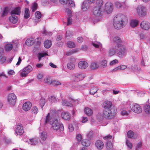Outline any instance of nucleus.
I'll use <instances>...</instances> for the list:
<instances>
[{
    "label": "nucleus",
    "mask_w": 150,
    "mask_h": 150,
    "mask_svg": "<svg viewBox=\"0 0 150 150\" xmlns=\"http://www.w3.org/2000/svg\"><path fill=\"white\" fill-rule=\"evenodd\" d=\"M126 50L125 46L122 44H116L109 48L108 54L111 57L117 55L120 58L123 57L125 55Z\"/></svg>",
    "instance_id": "1"
},
{
    "label": "nucleus",
    "mask_w": 150,
    "mask_h": 150,
    "mask_svg": "<svg viewBox=\"0 0 150 150\" xmlns=\"http://www.w3.org/2000/svg\"><path fill=\"white\" fill-rule=\"evenodd\" d=\"M128 20L127 16L122 14H119L114 18L113 25L115 29H120L124 27L127 24Z\"/></svg>",
    "instance_id": "2"
},
{
    "label": "nucleus",
    "mask_w": 150,
    "mask_h": 150,
    "mask_svg": "<svg viewBox=\"0 0 150 150\" xmlns=\"http://www.w3.org/2000/svg\"><path fill=\"white\" fill-rule=\"evenodd\" d=\"M50 114L48 113L46 116L45 123L50 124L52 125V127L54 130H59L60 132L63 131L64 130L63 124L59 122L58 120L55 118L50 119Z\"/></svg>",
    "instance_id": "3"
},
{
    "label": "nucleus",
    "mask_w": 150,
    "mask_h": 150,
    "mask_svg": "<svg viewBox=\"0 0 150 150\" xmlns=\"http://www.w3.org/2000/svg\"><path fill=\"white\" fill-rule=\"evenodd\" d=\"M136 12L138 16L141 18L145 17L147 15L146 7L142 5H138L136 8Z\"/></svg>",
    "instance_id": "4"
},
{
    "label": "nucleus",
    "mask_w": 150,
    "mask_h": 150,
    "mask_svg": "<svg viewBox=\"0 0 150 150\" xmlns=\"http://www.w3.org/2000/svg\"><path fill=\"white\" fill-rule=\"evenodd\" d=\"M17 97L13 93L9 94L7 98V100L11 106H14L16 103Z\"/></svg>",
    "instance_id": "5"
},
{
    "label": "nucleus",
    "mask_w": 150,
    "mask_h": 150,
    "mask_svg": "<svg viewBox=\"0 0 150 150\" xmlns=\"http://www.w3.org/2000/svg\"><path fill=\"white\" fill-rule=\"evenodd\" d=\"M112 110V109L104 110L103 114L105 117L108 119H111L113 118L115 114V112Z\"/></svg>",
    "instance_id": "6"
},
{
    "label": "nucleus",
    "mask_w": 150,
    "mask_h": 150,
    "mask_svg": "<svg viewBox=\"0 0 150 150\" xmlns=\"http://www.w3.org/2000/svg\"><path fill=\"white\" fill-rule=\"evenodd\" d=\"M130 107L131 110L136 113H140L142 111L141 107L139 104L137 103H133L131 104Z\"/></svg>",
    "instance_id": "7"
},
{
    "label": "nucleus",
    "mask_w": 150,
    "mask_h": 150,
    "mask_svg": "<svg viewBox=\"0 0 150 150\" xmlns=\"http://www.w3.org/2000/svg\"><path fill=\"white\" fill-rule=\"evenodd\" d=\"M33 68L30 65H28L24 68L21 73V76L22 77L26 76L27 75L31 72Z\"/></svg>",
    "instance_id": "8"
},
{
    "label": "nucleus",
    "mask_w": 150,
    "mask_h": 150,
    "mask_svg": "<svg viewBox=\"0 0 150 150\" xmlns=\"http://www.w3.org/2000/svg\"><path fill=\"white\" fill-rule=\"evenodd\" d=\"M86 76L85 74L79 73L74 75L73 76L74 81H79L83 79Z\"/></svg>",
    "instance_id": "9"
},
{
    "label": "nucleus",
    "mask_w": 150,
    "mask_h": 150,
    "mask_svg": "<svg viewBox=\"0 0 150 150\" xmlns=\"http://www.w3.org/2000/svg\"><path fill=\"white\" fill-rule=\"evenodd\" d=\"M67 66L69 69L70 70L74 69L75 67V60L74 59H71L67 64Z\"/></svg>",
    "instance_id": "10"
},
{
    "label": "nucleus",
    "mask_w": 150,
    "mask_h": 150,
    "mask_svg": "<svg viewBox=\"0 0 150 150\" xmlns=\"http://www.w3.org/2000/svg\"><path fill=\"white\" fill-rule=\"evenodd\" d=\"M112 4L110 2H107L106 3L105 6V10L108 14L111 13L113 10Z\"/></svg>",
    "instance_id": "11"
},
{
    "label": "nucleus",
    "mask_w": 150,
    "mask_h": 150,
    "mask_svg": "<svg viewBox=\"0 0 150 150\" xmlns=\"http://www.w3.org/2000/svg\"><path fill=\"white\" fill-rule=\"evenodd\" d=\"M140 26L142 29L147 30L150 28V23L146 21H144L141 22Z\"/></svg>",
    "instance_id": "12"
},
{
    "label": "nucleus",
    "mask_w": 150,
    "mask_h": 150,
    "mask_svg": "<svg viewBox=\"0 0 150 150\" xmlns=\"http://www.w3.org/2000/svg\"><path fill=\"white\" fill-rule=\"evenodd\" d=\"M16 133L18 135H21L23 133V128L21 124H18L16 127Z\"/></svg>",
    "instance_id": "13"
},
{
    "label": "nucleus",
    "mask_w": 150,
    "mask_h": 150,
    "mask_svg": "<svg viewBox=\"0 0 150 150\" xmlns=\"http://www.w3.org/2000/svg\"><path fill=\"white\" fill-rule=\"evenodd\" d=\"M102 106L104 110H108L112 109V103L109 101H105L103 103Z\"/></svg>",
    "instance_id": "14"
},
{
    "label": "nucleus",
    "mask_w": 150,
    "mask_h": 150,
    "mask_svg": "<svg viewBox=\"0 0 150 150\" xmlns=\"http://www.w3.org/2000/svg\"><path fill=\"white\" fill-rule=\"evenodd\" d=\"M101 8L98 7H95L94 8L93 10V15L96 16H100L102 15Z\"/></svg>",
    "instance_id": "15"
},
{
    "label": "nucleus",
    "mask_w": 150,
    "mask_h": 150,
    "mask_svg": "<svg viewBox=\"0 0 150 150\" xmlns=\"http://www.w3.org/2000/svg\"><path fill=\"white\" fill-rule=\"evenodd\" d=\"M78 66L79 69H84L88 67V64L86 61H80L78 63Z\"/></svg>",
    "instance_id": "16"
},
{
    "label": "nucleus",
    "mask_w": 150,
    "mask_h": 150,
    "mask_svg": "<svg viewBox=\"0 0 150 150\" xmlns=\"http://www.w3.org/2000/svg\"><path fill=\"white\" fill-rule=\"evenodd\" d=\"M32 106V103L30 102H26L23 104V108L24 110L27 111L30 109Z\"/></svg>",
    "instance_id": "17"
},
{
    "label": "nucleus",
    "mask_w": 150,
    "mask_h": 150,
    "mask_svg": "<svg viewBox=\"0 0 150 150\" xmlns=\"http://www.w3.org/2000/svg\"><path fill=\"white\" fill-rule=\"evenodd\" d=\"M95 145L98 150H100L103 148L104 144L103 142L101 140H98L96 141Z\"/></svg>",
    "instance_id": "18"
},
{
    "label": "nucleus",
    "mask_w": 150,
    "mask_h": 150,
    "mask_svg": "<svg viewBox=\"0 0 150 150\" xmlns=\"http://www.w3.org/2000/svg\"><path fill=\"white\" fill-rule=\"evenodd\" d=\"M40 142L42 143L47 137V133L44 131H40Z\"/></svg>",
    "instance_id": "19"
},
{
    "label": "nucleus",
    "mask_w": 150,
    "mask_h": 150,
    "mask_svg": "<svg viewBox=\"0 0 150 150\" xmlns=\"http://www.w3.org/2000/svg\"><path fill=\"white\" fill-rule=\"evenodd\" d=\"M111 39L113 42L117 43V44H121L122 42V40L119 37H115Z\"/></svg>",
    "instance_id": "20"
},
{
    "label": "nucleus",
    "mask_w": 150,
    "mask_h": 150,
    "mask_svg": "<svg viewBox=\"0 0 150 150\" xmlns=\"http://www.w3.org/2000/svg\"><path fill=\"white\" fill-rule=\"evenodd\" d=\"M21 12V8L19 7L15 8L13 10L11 11V15H18L20 14Z\"/></svg>",
    "instance_id": "21"
},
{
    "label": "nucleus",
    "mask_w": 150,
    "mask_h": 150,
    "mask_svg": "<svg viewBox=\"0 0 150 150\" xmlns=\"http://www.w3.org/2000/svg\"><path fill=\"white\" fill-rule=\"evenodd\" d=\"M90 68L92 69H96L99 67L98 63L96 61L92 62L90 65Z\"/></svg>",
    "instance_id": "22"
},
{
    "label": "nucleus",
    "mask_w": 150,
    "mask_h": 150,
    "mask_svg": "<svg viewBox=\"0 0 150 150\" xmlns=\"http://www.w3.org/2000/svg\"><path fill=\"white\" fill-rule=\"evenodd\" d=\"M10 21L13 24H15L17 23L18 20V18L17 16L13 14L11 15V17L9 18Z\"/></svg>",
    "instance_id": "23"
},
{
    "label": "nucleus",
    "mask_w": 150,
    "mask_h": 150,
    "mask_svg": "<svg viewBox=\"0 0 150 150\" xmlns=\"http://www.w3.org/2000/svg\"><path fill=\"white\" fill-rule=\"evenodd\" d=\"M62 118L65 120H69L70 118L69 114L66 112H62Z\"/></svg>",
    "instance_id": "24"
},
{
    "label": "nucleus",
    "mask_w": 150,
    "mask_h": 150,
    "mask_svg": "<svg viewBox=\"0 0 150 150\" xmlns=\"http://www.w3.org/2000/svg\"><path fill=\"white\" fill-rule=\"evenodd\" d=\"M139 23V21L137 20H132L130 22V25L132 28L136 27Z\"/></svg>",
    "instance_id": "25"
},
{
    "label": "nucleus",
    "mask_w": 150,
    "mask_h": 150,
    "mask_svg": "<svg viewBox=\"0 0 150 150\" xmlns=\"http://www.w3.org/2000/svg\"><path fill=\"white\" fill-rule=\"evenodd\" d=\"M104 117L105 116L103 113H99L96 115V118L99 121L103 120Z\"/></svg>",
    "instance_id": "26"
},
{
    "label": "nucleus",
    "mask_w": 150,
    "mask_h": 150,
    "mask_svg": "<svg viewBox=\"0 0 150 150\" xmlns=\"http://www.w3.org/2000/svg\"><path fill=\"white\" fill-rule=\"evenodd\" d=\"M34 43L33 39L32 38H30L28 39L25 42L27 45L30 46L33 45Z\"/></svg>",
    "instance_id": "27"
},
{
    "label": "nucleus",
    "mask_w": 150,
    "mask_h": 150,
    "mask_svg": "<svg viewBox=\"0 0 150 150\" xmlns=\"http://www.w3.org/2000/svg\"><path fill=\"white\" fill-rule=\"evenodd\" d=\"M85 113L88 115L90 116L93 114L92 110L88 108H86L84 110Z\"/></svg>",
    "instance_id": "28"
},
{
    "label": "nucleus",
    "mask_w": 150,
    "mask_h": 150,
    "mask_svg": "<svg viewBox=\"0 0 150 150\" xmlns=\"http://www.w3.org/2000/svg\"><path fill=\"white\" fill-rule=\"evenodd\" d=\"M82 144L84 146H88L90 144V141L86 139H84L82 140L81 142Z\"/></svg>",
    "instance_id": "29"
},
{
    "label": "nucleus",
    "mask_w": 150,
    "mask_h": 150,
    "mask_svg": "<svg viewBox=\"0 0 150 150\" xmlns=\"http://www.w3.org/2000/svg\"><path fill=\"white\" fill-rule=\"evenodd\" d=\"M52 45L51 42L50 40H47L44 42V46L46 48H49Z\"/></svg>",
    "instance_id": "30"
},
{
    "label": "nucleus",
    "mask_w": 150,
    "mask_h": 150,
    "mask_svg": "<svg viewBox=\"0 0 150 150\" xmlns=\"http://www.w3.org/2000/svg\"><path fill=\"white\" fill-rule=\"evenodd\" d=\"M13 48V45L11 43H8L5 45V50L6 51H9L11 50Z\"/></svg>",
    "instance_id": "31"
},
{
    "label": "nucleus",
    "mask_w": 150,
    "mask_h": 150,
    "mask_svg": "<svg viewBox=\"0 0 150 150\" xmlns=\"http://www.w3.org/2000/svg\"><path fill=\"white\" fill-rule=\"evenodd\" d=\"M30 16L29 10L27 8L25 9L24 18L25 19L28 18Z\"/></svg>",
    "instance_id": "32"
},
{
    "label": "nucleus",
    "mask_w": 150,
    "mask_h": 150,
    "mask_svg": "<svg viewBox=\"0 0 150 150\" xmlns=\"http://www.w3.org/2000/svg\"><path fill=\"white\" fill-rule=\"evenodd\" d=\"M96 5L95 7H98L101 8L103 4V1L102 0H97L96 2Z\"/></svg>",
    "instance_id": "33"
},
{
    "label": "nucleus",
    "mask_w": 150,
    "mask_h": 150,
    "mask_svg": "<svg viewBox=\"0 0 150 150\" xmlns=\"http://www.w3.org/2000/svg\"><path fill=\"white\" fill-rule=\"evenodd\" d=\"M31 112L33 114H37L38 112V107L36 106H33L31 109Z\"/></svg>",
    "instance_id": "34"
},
{
    "label": "nucleus",
    "mask_w": 150,
    "mask_h": 150,
    "mask_svg": "<svg viewBox=\"0 0 150 150\" xmlns=\"http://www.w3.org/2000/svg\"><path fill=\"white\" fill-rule=\"evenodd\" d=\"M144 110L146 113L150 114V106L148 105L144 106Z\"/></svg>",
    "instance_id": "35"
},
{
    "label": "nucleus",
    "mask_w": 150,
    "mask_h": 150,
    "mask_svg": "<svg viewBox=\"0 0 150 150\" xmlns=\"http://www.w3.org/2000/svg\"><path fill=\"white\" fill-rule=\"evenodd\" d=\"M98 89L96 87H93L91 88L90 91V94L93 95L97 91Z\"/></svg>",
    "instance_id": "36"
},
{
    "label": "nucleus",
    "mask_w": 150,
    "mask_h": 150,
    "mask_svg": "<svg viewBox=\"0 0 150 150\" xmlns=\"http://www.w3.org/2000/svg\"><path fill=\"white\" fill-rule=\"evenodd\" d=\"M100 63L102 67L103 68H105L107 67V61L106 60L103 59L102 60Z\"/></svg>",
    "instance_id": "37"
},
{
    "label": "nucleus",
    "mask_w": 150,
    "mask_h": 150,
    "mask_svg": "<svg viewBox=\"0 0 150 150\" xmlns=\"http://www.w3.org/2000/svg\"><path fill=\"white\" fill-rule=\"evenodd\" d=\"M45 103V99L44 98H42L40 100V104L42 109Z\"/></svg>",
    "instance_id": "38"
},
{
    "label": "nucleus",
    "mask_w": 150,
    "mask_h": 150,
    "mask_svg": "<svg viewBox=\"0 0 150 150\" xmlns=\"http://www.w3.org/2000/svg\"><path fill=\"white\" fill-rule=\"evenodd\" d=\"M37 143L36 140L35 139H30L28 143L31 145H35Z\"/></svg>",
    "instance_id": "39"
},
{
    "label": "nucleus",
    "mask_w": 150,
    "mask_h": 150,
    "mask_svg": "<svg viewBox=\"0 0 150 150\" xmlns=\"http://www.w3.org/2000/svg\"><path fill=\"white\" fill-rule=\"evenodd\" d=\"M68 47L70 48H72L75 47V45L74 43L71 41H68L67 43Z\"/></svg>",
    "instance_id": "40"
},
{
    "label": "nucleus",
    "mask_w": 150,
    "mask_h": 150,
    "mask_svg": "<svg viewBox=\"0 0 150 150\" xmlns=\"http://www.w3.org/2000/svg\"><path fill=\"white\" fill-rule=\"evenodd\" d=\"M61 83L60 81L57 80H53L52 81L51 83V84L54 86L61 85Z\"/></svg>",
    "instance_id": "41"
},
{
    "label": "nucleus",
    "mask_w": 150,
    "mask_h": 150,
    "mask_svg": "<svg viewBox=\"0 0 150 150\" xmlns=\"http://www.w3.org/2000/svg\"><path fill=\"white\" fill-rule=\"evenodd\" d=\"M106 147L108 150L112 149L113 147L112 143L110 142H108L106 144Z\"/></svg>",
    "instance_id": "42"
},
{
    "label": "nucleus",
    "mask_w": 150,
    "mask_h": 150,
    "mask_svg": "<svg viewBox=\"0 0 150 150\" xmlns=\"http://www.w3.org/2000/svg\"><path fill=\"white\" fill-rule=\"evenodd\" d=\"M47 53H38V60L39 61L41 60L42 57H43L47 55Z\"/></svg>",
    "instance_id": "43"
},
{
    "label": "nucleus",
    "mask_w": 150,
    "mask_h": 150,
    "mask_svg": "<svg viewBox=\"0 0 150 150\" xmlns=\"http://www.w3.org/2000/svg\"><path fill=\"white\" fill-rule=\"evenodd\" d=\"M134 134V133L132 131L129 130L127 132V137L129 138H131L133 137Z\"/></svg>",
    "instance_id": "44"
},
{
    "label": "nucleus",
    "mask_w": 150,
    "mask_h": 150,
    "mask_svg": "<svg viewBox=\"0 0 150 150\" xmlns=\"http://www.w3.org/2000/svg\"><path fill=\"white\" fill-rule=\"evenodd\" d=\"M86 1H84L83 3L82 6V9L83 11H86L88 7L87 6H86Z\"/></svg>",
    "instance_id": "45"
},
{
    "label": "nucleus",
    "mask_w": 150,
    "mask_h": 150,
    "mask_svg": "<svg viewBox=\"0 0 150 150\" xmlns=\"http://www.w3.org/2000/svg\"><path fill=\"white\" fill-rule=\"evenodd\" d=\"M8 9L7 8H4L3 13L1 14V16L3 17L7 15V14L8 13Z\"/></svg>",
    "instance_id": "46"
},
{
    "label": "nucleus",
    "mask_w": 150,
    "mask_h": 150,
    "mask_svg": "<svg viewBox=\"0 0 150 150\" xmlns=\"http://www.w3.org/2000/svg\"><path fill=\"white\" fill-rule=\"evenodd\" d=\"M42 33L45 35H47L48 36H50L52 35V33L51 32H47L46 31V30L45 29H44V30L42 32Z\"/></svg>",
    "instance_id": "47"
},
{
    "label": "nucleus",
    "mask_w": 150,
    "mask_h": 150,
    "mask_svg": "<svg viewBox=\"0 0 150 150\" xmlns=\"http://www.w3.org/2000/svg\"><path fill=\"white\" fill-rule=\"evenodd\" d=\"M45 83H46L49 85L51 84L52 81L50 78L48 77H47L44 80Z\"/></svg>",
    "instance_id": "48"
},
{
    "label": "nucleus",
    "mask_w": 150,
    "mask_h": 150,
    "mask_svg": "<svg viewBox=\"0 0 150 150\" xmlns=\"http://www.w3.org/2000/svg\"><path fill=\"white\" fill-rule=\"evenodd\" d=\"M38 6V4L36 3L35 2L32 7V10L33 12H34L37 9Z\"/></svg>",
    "instance_id": "49"
},
{
    "label": "nucleus",
    "mask_w": 150,
    "mask_h": 150,
    "mask_svg": "<svg viewBox=\"0 0 150 150\" xmlns=\"http://www.w3.org/2000/svg\"><path fill=\"white\" fill-rule=\"evenodd\" d=\"M49 100L52 103H55L57 101V98L54 96H51V97L49 98Z\"/></svg>",
    "instance_id": "50"
},
{
    "label": "nucleus",
    "mask_w": 150,
    "mask_h": 150,
    "mask_svg": "<svg viewBox=\"0 0 150 150\" xmlns=\"http://www.w3.org/2000/svg\"><path fill=\"white\" fill-rule=\"evenodd\" d=\"M65 11L68 13V16L69 17H71L72 16L71 11L68 8H66Z\"/></svg>",
    "instance_id": "51"
},
{
    "label": "nucleus",
    "mask_w": 150,
    "mask_h": 150,
    "mask_svg": "<svg viewBox=\"0 0 150 150\" xmlns=\"http://www.w3.org/2000/svg\"><path fill=\"white\" fill-rule=\"evenodd\" d=\"M74 34V33L68 30L66 32V37L72 36Z\"/></svg>",
    "instance_id": "52"
},
{
    "label": "nucleus",
    "mask_w": 150,
    "mask_h": 150,
    "mask_svg": "<svg viewBox=\"0 0 150 150\" xmlns=\"http://www.w3.org/2000/svg\"><path fill=\"white\" fill-rule=\"evenodd\" d=\"M35 16L36 18L39 19L41 18V14L39 11H37L35 14Z\"/></svg>",
    "instance_id": "53"
},
{
    "label": "nucleus",
    "mask_w": 150,
    "mask_h": 150,
    "mask_svg": "<svg viewBox=\"0 0 150 150\" xmlns=\"http://www.w3.org/2000/svg\"><path fill=\"white\" fill-rule=\"evenodd\" d=\"M68 2H69V6L74 7H75V4L74 1L68 0Z\"/></svg>",
    "instance_id": "54"
},
{
    "label": "nucleus",
    "mask_w": 150,
    "mask_h": 150,
    "mask_svg": "<svg viewBox=\"0 0 150 150\" xmlns=\"http://www.w3.org/2000/svg\"><path fill=\"white\" fill-rule=\"evenodd\" d=\"M118 60L117 59H115L111 61L110 63V65L111 66H112L116 64L118 62Z\"/></svg>",
    "instance_id": "55"
},
{
    "label": "nucleus",
    "mask_w": 150,
    "mask_h": 150,
    "mask_svg": "<svg viewBox=\"0 0 150 150\" xmlns=\"http://www.w3.org/2000/svg\"><path fill=\"white\" fill-rule=\"evenodd\" d=\"M76 52L75 50H72L70 51H69L66 52V54L67 55L69 56L72 54H73Z\"/></svg>",
    "instance_id": "56"
},
{
    "label": "nucleus",
    "mask_w": 150,
    "mask_h": 150,
    "mask_svg": "<svg viewBox=\"0 0 150 150\" xmlns=\"http://www.w3.org/2000/svg\"><path fill=\"white\" fill-rule=\"evenodd\" d=\"M92 44L94 47L96 48H98L100 46V43L99 42H96L94 43L93 42L92 43Z\"/></svg>",
    "instance_id": "57"
},
{
    "label": "nucleus",
    "mask_w": 150,
    "mask_h": 150,
    "mask_svg": "<svg viewBox=\"0 0 150 150\" xmlns=\"http://www.w3.org/2000/svg\"><path fill=\"white\" fill-rule=\"evenodd\" d=\"M126 144L127 146L130 149H131L132 148V144L131 143L129 142L128 140H126Z\"/></svg>",
    "instance_id": "58"
},
{
    "label": "nucleus",
    "mask_w": 150,
    "mask_h": 150,
    "mask_svg": "<svg viewBox=\"0 0 150 150\" xmlns=\"http://www.w3.org/2000/svg\"><path fill=\"white\" fill-rule=\"evenodd\" d=\"M87 136L89 139H91L93 136V132L91 131L89 132L87 134Z\"/></svg>",
    "instance_id": "59"
},
{
    "label": "nucleus",
    "mask_w": 150,
    "mask_h": 150,
    "mask_svg": "<svg viewBox=\"0 0 150 150\" xmlns=\"http://www.w3.org/2000/svg\"><path fill=\"white\" fill-rule=\"evenodd\" d=\"M6 61V57H2L0 59V62L1 64L4 63Z\"/></svg>",
    "instance_id": "60"
},
{
    "label": "nucleus",
    "mask_w": 150,
    "mask_h": 150,
    "mask_svg": "<svg viewBox=\"0 0 150 150\" xmlns=\"http://www.w3.org/2000/svg\"><path fill=\"white\" fill-rule=\"evenodd\" d=\"M115 5L117 8H120L121 7L122 4L119 2H116L115 3Z\"/></svg>",
    "instance_id": "61"
},
{
    "label": "nucleus",
    "mask_w": 150,
    "mask_h": 150,
    "mask_svg": "<svg viewBox=\"0 0 150 150\" xmlns=\"http://www.w3.org/2000/svg\"><path fill=\"white\" fill-rule=\"evenodd\" d=\"M68 128L70 132H72L74 129L73 126L72 125H68Z\"/></svg>",
    "instance_id": "62"
},
{
    "label": "nucleus",
    "mask_w": 150,
    "mask_h": 150,
    "mask_svg": "<svg viewBox=\"0 0 150 150\" xmlns=\"http://www.w3.org/2000/svg\"><path fill=\"white\" fill-rule=\"evenodd\" d=\"M112 138V136L111 135H108L104 137L103 139L105 140H108L110 139H111Z\"/></svg>",
    "instance_id": "63"
},
{
    "label": "nucleus",
    "mask_w": 150,
    "mask_h": 150,
    "mask_svg": "<svg viewBox=\"0 0 150 150\" xmlns=\"http://www.w3.org/2000/svg\"><path fill=\"white\" fill-rule=\"evenodd\" d=\"M76 138L78 141L79 142L81 141L82 139V136L80 134H77L76 136Z\"/></svg>",
    "instance_id": "64"
}]
</instances>
